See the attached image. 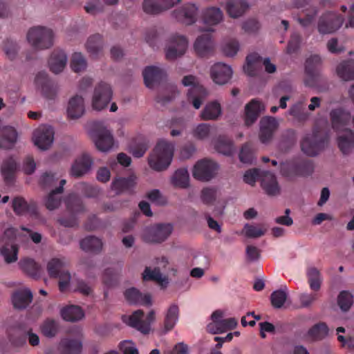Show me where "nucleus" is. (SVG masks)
Here are the masks:
<instances>
[{"label":"nucleus","mask_w":354,"mask_h":354,"mask_svg":"<svg viewBox=\"0 0 354 354\" xmlns=\"http://www.w3.org/2000/svg\"><path fill=\"white\" fill-rule=\"evenodd\" d=\"M248 8V4L245 0H229L227 3V11L232 18L241 16Z\"/></svg>","instance_id":"nucleus-41"},{"label":"nucleus","mask_w":354,"mask_h":354,"mask_svg":"<svg viewBox=\"0 0 354 354\" xmlns=\"http://www.w3.org/2000/svg\"><path fill=\"white\" fill-rule=\"evenodd\" d=\"M179 317V308L178 305L171 304L168 308L164 320V327L166 331L174 328Z\"/></svg>","instance_id":"nucleus-43"},{"label":"nucleus","mask_w":354,"mask_h":354,"mask_svg":"<svg viewBox=\"0 0 354 354\" xmlns=\"http://www.w3.org/2000/svg\"><path fill=\"white\" fill-rule=\"evenodd\" d=\"M337 75L344 81H350L354 79V60L348 59L343 61L337 66Z\"/></svg>","instance_id":"nucleus-38"},{"label":"nucleus","mask_w":354,"mask_h":354,"mask_svg":"<svg viewBox=\"0 0 354 354\" xmlns=\"http://www.w3.org/2000/svg\"><path fill=\"white\" fill-rule=\"evenodd\" d=\"M181 0H145L143 10L147 14L156 15L169 9Z\"/></svg>","instance_id":"nucleus-22"},{"label":"nucleus","mask_w":354,"mask_h":354,"mask_svg":"<svg viewBox=\"0 0 354 354\" xmlns=\"http://www.w3.org/2000/svg\"><path fill=\"white\" fill-rule=\"evenodd\" d=\"M173 226L169 223H159L146 227L142 232V239L147 243H160L171 234Z\"/></svg>","instance_id":"nucleus-9"},{"label":"nucleus","mask_w":354,"mask_h":354,"mask_svg":"<svg viewBox=\"0 0 354 354\" xmlns=\"http://www.w3.org/2000/svg\"><path fill=\"white\" fill-rule=\"evenodd\" d=\"M81 248L92 253H98L102 250V242L95 236H88L80 241Z\"/></svg>","instance_id":"nucleus-42"},{"label":"nucleus","mask_w":354,"mask_h":354,"mask_svg":"<svg viewBox=\"0 0 354 354\" xmlns=\"http://www.w3.org/2000/svg\"><path fill=\"white\" fill-rule=\"evenodd\" d=\"M188 46L187 38L182 35L172 34L167 39L165 57L167 60H174L183 55Z\"/></svg>","instance_id":"nucleus-12"},{"label":"nucleus","mask_w":354,"mask_h":354,"mask_svg":"<svg viewBox=\"0 0 354 354\" xmlns=\"http://www.w3.org/2000/svg\"><path fill=\"white\" fill-rule=\"evenodd\" d=\"M35 82L36 86L41 89L45 97L50 100L55 98L57 93L56 86L53 81L49 80L46 72H39L35 77Z\"/></svg>","instance_id":"nucleus-20"},{"label":"nucleus","mask_w":354,"mask_h":354,"mask_svg":"<svg viewBox=\"0 0 354 354\" xmlns=\"http://www.w3.org/2000/svg\"><path fill=\"white\" fill-rule=\"evenodd\" d=\"M17 140V132L15 128L6 126L0 132V148L4 149H12Z\"/></svg>","instance_id":"nucleus-31"},{"label":"nucleus","mask_w":354,"mask_h":354,"mask_svg":"<svg viewBox=\"0 0 354 354\" xmlns=\"http://www.w3.org/2000/svg\"><path fill=\"white\" fill-rule=\"evenodd\" d=\"M28 42L36 49L44 50L53 45V31L44 26H37L31 28L27 33Z\"/></svg>","instance_id":"nucleus-5"},{"label":"nucleus","mask_w":354,"mask_h":354,"mask_svg":"<svg viewBox=\"0 0 354 354\" xmlns=\"http://www.w3.org/2000/svg\"><path fill=\"white\" fill-rule=\"evenodd\" d=\"M328 332L327 325L324 322H320L314 325L308 332V335L313 339H322L325 337Z\"/></svg>","instance_id":"nucleus-53"},{"label":"nucleus","mask_w":354,"mask_h":354,"mask_svg":"<svg viewBox=\"0 0 354 354\" xmlns=\"http://www.w3.org/2000/svg\"><path fill=\"white\" fill-rule=\"evenodd\" d=\"M201 199L206 205H212L216 199V189L214 187H205L201 190Z\"/></svg>","instance_id":"nucleus-58"},{"label":"nucleus","mask_w":354,"mask_h":354,"mask_svg":"<svg viewBox=\"0 0 354 354\" xmlns=\"http://www.w3.org/2000/svg\"><path fill=\"white\" fill-rule=\"evenodd\" d=\"M221 114V104L216 102L207 103L201 113V117L203 120H215Z\"/></svg>","instance_id":"nucleus-40"},{"label":"nucleus","mask_w":354,"mask_h":354,"mask_svg":"<svg viewBox=\"0 0 354 354\" xmlns=\"http://www.w3.org/2000/svg\"><path fill=\"white\" fill-rule=\"evenodd\" d=\"M67 57L66 53L60 49H55L48 60L50 70L57 74L62 72L66 66Z\"/></svg>","instance_id":"nucleus-30"},{"label":"nucleus","mask_w":354,"mask_h":354,"mask_svg":"<svg viewBox=\"0 0 354 354\" xmlns=\"http://www.w3.org/2000/svg\"><path fill=\"white\" fill-rule=\"evenodd\" d=\"M299 159L287 160L280 165L281 174L286 178H294L297 176Z\"/></svg>","instance_id":"nucleus-48"},{"label":"nucleus","mask_w":354,"mask_h":354,"mask_svg":"<svg viewBox=\"0 0 354 354\" xmlns=\"http://www.w3.org/2000/svg\"><path fill=\"white\" fill-rule=\"evenodd\" d=\"M277 122L273 117H264L260 121L259 139L261 142L270 141L277 128Z\"/></svg>","instance_id":"nucleus-26"},{"label":"nucleus","mask_w":354,"mask_h":354,"mask_svg":"<svg viewBox=\"0 0 354 354\" xmlns=\"http://www.w3.org/2000/svg\"><path fill=\"white\" fill-rule=\"evenodd\" d=\"M70 283L75 286V291H79L84 295H88L92 292L91 288L82 279H73Z\"/></svg>","instance_id":"nucleus-61"},{"label":"nucleus","mask_w":354,"mask_h":354,"mask_svg":"<svg viewBox=\"0 0 354 354\" xmlns=\"http://www.w3.org/2000/svg\"><path fill=\"white\" fill-rule=\"evenodd\" d=\"M202 17L203 22H221L223 14L219 8L209 7L203 10Z\"/></svg>","instance_id":"nucleus-49"},{"label":"nucleus","mask_w":354,"mask_h":354,"mask_svg":"<svg viewBox=\"0 0 354 354\" xmlns=\"http://www.w3.org/2000/svg\"><path fill=\"white\" fill-rule=\"evenodd\" d=\"M239 48V42L236 39H232L224 44L223 51L226 56L232 57L237 53Z\"/></svg>","instance_id":"nucleus-64"},{"label":"nucleus","mask_w":354,"mask_h":354,"mask_svg":"<svg viewBox=\"0 0 354 354\" xmlns=\"http://www.w3.org/2000/svg\"><path fill=\"white\" fill-rule=\"evenodd\" d=\"M58 194H61L55 192L54 189L48 194L45 203L48 209L53 210L59 206L61 198Z\"/></svg>","instance_id":"nucleus-59"},{"label":"nucleus","mask_w":354,"mask_h":354,"mask_svg":"<svg viewBox=\"0 0 354 354\" xmlns=\"http://www.w3.org/2000/svg\"><path fill=\"white\" fill-rule=\"evenodd\" d=\"M40 330L44 336L53 338L57 335L59 330L57 321L51 318H47L41 324Z\"/></svg>","instance_id":"nucleus-44"},{"label":"nucleus","mask_w":354,"mask_h":354,"mask_svg":"<svg viewBox=\"0 0 354 354\" xmlns=\"http://www.w3.org/2000/svg\"><path fill=\"white\" fill-rule=\"evenodd\" d=\"M65 204L70 216L59 218L58 222L64 227H73L77 226L78 225L77 216L86 210L82 199L76 194H71L66 197Z\"/></svg>","instance_id":"nucleus-7"},{"label":"nucleus","mask_w":354,"mask_h":354,"mask_svg":"<svg viewBox=\"0 0 354 354\" xmlns=\"http://www.w3.org/2000/svg\"><path fill=\"white\" fill-rule=\"evenodd\" d=\"M136 184V178L133 176L127 178H118L113 180L111 188L118 194L124 192L129 194H133V188Z\"/></svg>","instance_id":"nucleus-32"},{"label":"nucleus","mask_w":354,"mask_h":354,"mask_svg":"<svg viewBox=\"0 0 354 354\" xmlns=\"http://www.w3.org/2000/svg\"><path fill=\"white\" fill-rule=\"evenodd\" d=\"M60 313L64 320L71 322L79 321L84 317L82 309L73 305L63 308Z\"/></svg>","instance_id":"nucleus-37"},{"label":"nucleus","mask_w":354,"mask_h":354,"mask_svg":"<svg viewBox=\"0 0 354 354\" xmlns=\"http://www.w3.org/2000/svg\"><path fill=\"white\" fill-rule=\"evenodd\" d=\"M182 83L185 86H191L187 93L188 100L195 109H199L207 95V90L196 81V77L192 75L185 76Z\"/></svg>","instance_id":"nucleus-8"},{"label":"nucleus","mask_w":354,"mask_h":354,"mask_svg":"<svg viewBox=\"0 0 354 354\" xmlns=\"http://www.w3.org/2000/svg\"><path fill=\"white\" fill-rule=\"evenodd\" d=\"M142 279L144 281H154L160 284H162L163 282L167 283V280L165 277H163L159 268H154L151 270L150 268L146 267L142 274Z\"/></svg>","instance_id":"nucleus-52"},{"label":"nucleus","mask_w":354,"mask_h":354,"mask_svg":"<svg viewBox=\"0 0 354 354\" xmlns=\"http://www.w3.org/2000/svg\"><path fill=\"white\" fill-rule=\"evenodd\" d=\"M198 8L194 4L187 3L173 11V15L177 20L187 19L189 22H196Z\"/></svg>","instance_id":"nucleus-34"},{"label":"nucleus","mask_w":354,"mask_h":354,"mask_svg":"<svg viewBox=\"0 0 354 354\" xmlns=\"http://www.w3.org/2000/svg\"><path fill=\"white\" fill-rule=\"evenodd\" d=\"M17 230L9 227L2 233L0 230V253L8 263L17 260L18 247L15 244Z\"/></svg>","instance_id":"nucleus-4"},{"label":"nucleus","mask_w":354,"mask_h":354,"mask_svg":"<svg viewBox=\"0 0 354 354\" xmlns=\"http://www.w3.org/2000/svg\"><path fill=\"white\" fill-rule=\"evenodd\" d=\"M19 266L21 270L31 277L37 279L40 277V267L33 259H23L19 262Z\"/></svg>","instance_id":"nucleus-47"},{"label":"nucleus","mask_w":354,"mask_h":354,"mask_svg":"<svg viewBox=\"0 0 354 354\" xmlns=\"http://www.w3.org/2000/svg\"><path fill=\"white\" fill-rule=\"evenodd\" d=\"M345 19L341 15L333 11H327L322 14L318 22H344Z\"/></svg>","instance_id":"nucleus-63"},{"label":"nucleus","mask_w":354,"mask_h":354,"mask_svg":"<svg viewBox=\"0 0 354 354\" xmlns=\"http://www.w3.org/2000/svg\"><path fill=\"white\" fill-rule=\"evenodd\" d=\"M264 109L263 104L257 100H252L248 103L245 107V125L249 127L254 124Z\"/></svg>","instance_id":"nucleus-25"},{"label":"nucleus","mask_w":354,"mask_h":354,"mask_svg":"<svg viewBox=\"0 0 354 354\" xmlns=\"http://www.w3.org/2000/svg\"><path fill=\"white\" fill-rule=\"evenodd\" d=\"M54 130L51 126L41 125L33 133L35 145L40 149H48L54 140Z\"/></svg>","instance_id":"nucleus-17"},{"label":"nucleus","mask_w":354,"mask_h":354,"mask_svg":"<svg viewBox=\"0 0 354 354\" xmlns=\"http://www.w3.org/2000/svg\"><path fill=\"white\" fill-rule=\"evenodd\" d=\"M87 52L93 57H97L103 48L102 37L100 34H95L88 37L86 44Z\"/></svg>","instance_id":"nucleus-39"},{"label":"nucleus","mask_w":354,"mask_h":354,"mask_svg":"<svg viewBox=\"0 0 354 354\" xmlns=\"http://www.w3.org/2000/svg\"><path fill=\"white\" fill-rule=\"evenodd\" d=\"M353 302V295L346 290L340 292L337 298V303L342 310L348 311Z\"/></svg>","instance_id":"nucleus-55"},{"label":"nucleus","mask_w":354,"mask_h":354,"mask_svg":"<svg viewBox=\"0 0 354 354\" xmlns=\"http://www.w3.org/2000/svg\"><path fill=\"white\" fill-rule=\"evenodd\" d=\"M142 75L146 86L151 88L160 83L165 74L162 69L157 66H149L144 69Z\"/></svg>","instance_id":"nucleus-24"},{"label":"nucleus","mask_w":354,"mask_h":354,"mask_svg":"<svg viewBox=\"0 0 354 354\" xmlns=\"http://www.w3.org/2000/svg\"><path fill=\"white\" fill-rule=\"evenodd\" d=\"M321 64V57L317 55H312L306 59L305 64V72L307 75L305 80L306 85L308 86H315L319 77Z\"/></svg>","instance_id":"nucleus-18"},{"label":"nucleus","mask_w":354,"mask_h":354,"mask_svg":"<svg viewBox=\"0 0 354 354\" xmlns=\"http://www.w3.org/2000/svg\"><path fill=\"white\" fill-rule=\"evenodd\" d=\"M287 292L284 290H278L274 291L270 295L272 306L275 308H281L287 299Z\"/></svg>","instance_id":"nucleus-57"},{"label":"nucleus","mask_w":354,"mask_h":354,"mask_svg":"<svg viewBox=\"0 0 354 354\" xmlns=\"http://www.w3.org/2000/svg\"><path fill=\"white\" fill-rule=\"evenodd\" d=\"M289 114L299 122H304L308 118V113L305 111L302 102H298L289 109Z\"/></svg>","instance_id":"nucleus-51"},{"label":"nucleus","mask_w":354,"mask_h":354,"mask_svg":"<svg viewBox=\"0 0 354 354\" xmlns=\"http://www.w3.org/2000/svg\"><path fill=\"white\" fill-rule=\"evenodd\" d=\"M126 300L131 304H140L142 305H151V296L148 294L142 295V293L135 288H131L124 292Z\"/></svg>","instance_id":"nucleus-35"},{"label":"nucleus","mask_w":354,"mask_h":354,"mask_svg":"<svg viewBox=\"0 0 354 354\" xmlns=\"http://www.w3.org/2000/svg\"><path fill=\"white\" fill-rule=\"evenodd\" d=\"M85 111L84 102L82 97L75 95L69 100L67 113L71 119H77L82 116Z\"/></svg>","instance_id":"nucleus-33"},{"label":"nucleus","mask_w":354,"mask_h":354,"mask_svg":"<svg viewBox=\"0 0 354 354\" xmlns=\"http://www.w3.org/2000/svg\"><path fill=\"white\" fill-rule=\"evenodd\" d=\"M330 117L333 129L339 133L337 145L344 154H348L354 147V131L347 128L351 121V114L342 109L330 111Z\"/></svg>","instance_id":"nucleus-1"},{"label":"nucleus","mask_w":354,"mask_h":354,"mask_svg":"<svg viewBox=\"0 0 354 354\" xmlns=\"http://www.w3.org/2000/svg\"><path fill=\"white\" fill-rule=\"evenodd\" d=\"M112 90L109 84L100 82L95 88L92 100L94 109L100 111L106 107L112 98Z\"/></svg>","instance_id":"nucleus-14"},{"label":"nucleus","mask_w":354,"mask_h":354,"mask_svg":"<svg viewBox=\"0 0 354 354\" xmlns=\"http://www.w3.org/2000/svg\"><path fill=\"white\" fill-rule=\"evenodd\" d=\"M92 165V158L87 153H83L72 165L71 175L75 178L81 177L90 170Z\"/></svg>","instance_id":"nucleus-23"},{"label":"nucleus","mask_w":354,"mask_h":354,"mask_svg":"<svg viewBox=\"0 0 354 354\" xmlns=\"http://www.w3.org/2000/svg\"><path fill=\"white\" fill-rule=\"evenodd\" d=\"M155 319V312L151 310L144 319V312L142 310L135 311L128 317H124L123 321L127 324L143 334H148L151 329V324Z\"/></svg>","instance_id":"nucleus-13"},{"label":"nucleus","mask_w":354,"mask_h":354,"mask_svg":"<svg viewBox=\"0 0 354 354\" xmlns=\"http://www.w3.org/2000/svg\"><path fill=\"white\" fill-rule=\"evenodd\" d=\"M257 179L261 180V185L266 194L274 196L280 194L281 188L274 174L268 171H261L254 168L245 171L243 180L253 186Z\"/></svg>","instance_id":"nucleus-2"},{"label":"nucleus","mask_w":354,"mask_h":354,"mask_svg":"<svg viewBox=\"0 0 354 354\" xmlns=\"http://www.w3.org/2000/svg\"><path fill=\"white\" fill-rule=\"evenodd\" d=\"M82 346L80 339L65 337L60 340L58 351L59 354H80Z\"/></svg>","instance_id":"nucleus-27"},{"label":"nucleus","mask_w":354,"mask_h":354,"mask_svg":"<svg viewBox=\"0 0 354 354\" xmlns=\"http://www.w3.org/2000/svg\"><path fill=\"white\" fill-rule=\"evenodd\" d=\"M67 262L64 259L53 258L47 264V271L51 278H58L59 289L65 292L71 279V274L66 269Z\"/></svg>","instance_id":"nucleus-6"},{"label":"nucleus","mask_w":354,"mask_h":354,"mask_svg":"<svg viewBox=\"0 0 354 354\" xmlns=\"http://www.w3.org/2000/svg\"><path fill=\"white\" fill-rule=\"evenodd\" d=\"M12 207L14 212L19 216L29 215L37 218L38 211L35 203H28L26 199L21 196H16L12 199Z\"/></svg>","instance_id":"nucleus-19"},{"label":"nucleus","mask_w":354,"mask_h":354,"mask_svg":"<svg viewBox=\"0 0 354 354\" xmlns=\"http://www.w3.org/2000/svg\"><path fill=\"white\" fill-rule=\"evenodd\" d=\"M18 164L16 160L10 156L3 161L1 171L4 181L7 185H11L14 183L15 173L18 169Z\"/></svg>","instance_id":"nucleus-29"},{"label":"nucleus","mask_w":354,"mask_h":354,"mask_svg":"<svg viewBox=\"0 0 354 354\" xmlns=\"http://www.w3.org/2000/svg\"><path fill=\"white\" fill-rule=\"evenodd\" d=\"M265 67V70L268 73H273L276 71V66L271 63L269 58L262 57L257 53H254L246 57V64L243 66V70L249 76L253 77L257 75L258 71L261 66Z\"/></svg>","instance_id":"nucleus-11"},{"label":"nucleus","mask_w":354,"mask_h":354,"mask_svg":"<svg viewBox=\"0 0 354 354\" xmlns=\"http://www.w3.org/2000/svg\"><path fill=\"white\" fill-rule=\"evenodd\" d=\"M245 236L248 238H258L265 234L266 230L261 227L245 224L244 226Z\"/></svg>","instance_id":"nucleus-60"},{"label":"nucleus","mask_w":354,"mask_h":354,"mask_svg":"<svg viewBox=\"0 0 354 354\" xmlns=\"http://www.w3.org/2000/svg\"><path fill=\"white\" fill-rule=\"evenodd\" d=\"M308 281L312 290L316 292L320 289L322 280L320 272L315 267H311L307 271Z\"/></svg>","instance_id":"nucleus-50"},{"label":"nucleus","mask_w":354,"mask_h":354,"mask_svg":"<svg viewBox=\"0 0 354 354\" xmlns=\"http://www.w3.org/2000/svg\"><path fill=\"white\" fill-rule=\"evenodd\" d=\"M174 145L165 140H159L149 158V165L155 171L165 170L171 164Z\"/></svg>","instance_id":"nucleus-3"},{"label":"nucleus","mask_w":354,"mask_h":354,"mask_svg":"<svg viewBox=\"0 0 354 354\" xmlns=\"http://www.w3.org/2000/svg\"><path fill=\"white\" fill-rule=\"evenodd\" d=\"M232 75L231 67L223 63L218 62L211 68V77L217 84L223 85L227 83Z\"/></svg>","instance_id":"nucleus-21"},{"label":"nucleus","mask_w":354,"mask_h":354,"mask_svg":"<svg viewBox=\"0 0 354 354\" xmlns=\"http://www.w3.org/2000/svg\"><path fill=\"white\" fill-rule=\"evenodd\" d=\"M94 142L98 150L105 152L113 147L114 139L110 131L102 129L96 132Z\"/></svg>","instance_id":"nucleus-28"},{"label":"nucleus","mask_w":354,"mask_h":354,"mask_svg":"<svg viewBox=\"0 0 354 354\" xmlns=\"http://www.w3.org/2000/svg\"><path fill=\"white\" fill-rule=\"evenodd\" d=\"M87 66V62L81 53H75L71 57V68L75 73L84 71Z\"/></svg>","instance_id":"nucleus-54"},{"label":"nucleus","mask_w":354,"mask_h":354,"mask_svg":"<svg viewBox=\"0 0 354 354\" xmlns=\"http://www.w3.org/2000/svg\"><path fill=\"white\" fill-rule=\"evenodd\" d=\"M314 171L313 162L310 160L299 159L297 176H308Z\"/></svg>","instance_id":"nucleus-56"},{"label":"nucleus","mask_w":354,"mask_h":354,"mask_svg":"<svg viewBox=\"0 0 354 354\" xmlns=\"http://www.w3.org/2000/svg\"><path fill=\"white\" fill-rule=\"evenodd\" d=\"M328 143V138L320 134L317 130H313V133L307 135L301 142L302 151L309 156H317L322 151Z\"/></svg>","instance_id":"nucleus-10"},{"label":"nucleus","mask_w":354,"mask_h":354,"mask_svg":"<svg viewBox=\"0 0 354 354\" xmlns=\"http://www.w3.org/2000/svg\"><path fill=\"white\" fill-rule=\"evenodd\" d=\"M216 150L224 155L230 156L233 151L232 141L225 136H219L214 143Z\"/></svg>","instance_id":"nucleus-46"},{"label":"nucleus","mask_w":354,"mask_h":354,"mask_svg":"<svg viewBox=\"0 0 354 354\" xmlns=\"http://www.w3.org/2000/svg\"><path fill=\"white\" fill-rule=\"evenodd\" d=\"M254 158V153L249 143L245 144L240 151L239 159L243 163H252Z\"/></svg>","instance_id":"nucleus-62"},{"label":"nucleus","mask_w":354,"mask_h":354,"mask_svg":"<svg viewBox=\"0 0 354 354\" xmlns=\"http://www.w3.org/2000/svg\"><path fill=\"white\" fill-rule=\"evenodd\" d=\"M207 32L198 37L194 44V49L198 57H203L209 55L214 51V42L211 32L214 30L209 27L205 30Z\"/></svg>","instance_id":"nucleus-16"},{"label":"nucleus","mask_w":354,"mask_h":354,"mask_svg":"<svg viewBox=\"0 0 354 354\" xmlns=\"http://www.w3.org/2000/svg\"><path fill=\"white\" fill-rule=\"evenodd\" d=\"M217 168V165L210 160H198L194 167L193 176L201 181H209L215 176Z\"/></svg>","instance_id":"nucleus-15"},{"label":"nucleus","mask_w":354,"mask_h":354,"mask_svg":"<svg viewBox=\"0 0 354 354\" xmlns=\"http://www.w3.org/2000/svg\"><path fill=\"white\" fill-rule=\"evenodd\" d=\"M172 184L175 187L185 189L189 184V175L186 168H180L174 174L171 178Z\"/></svg>","instance_id":"nucleus-45"},{"label":"nucleus","mask_w":354,"mask_h":354,"mask_svg":"<svg viewBox=\"0 0 354 354\" xmlns=\"http://www.w3.org/2000/svg\"><path fill=\"white\" fill-rule=\"evenodd\" d=\"M32 300V294L29 290H18L13 293L12 301L15 308H26Z\"/></svg>","instance_id":"nucleus-36"}]
</instances>
